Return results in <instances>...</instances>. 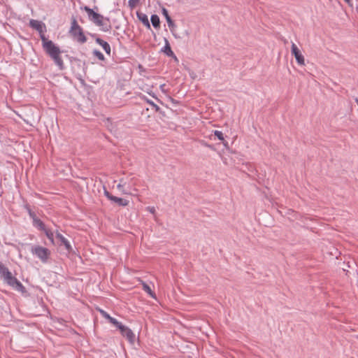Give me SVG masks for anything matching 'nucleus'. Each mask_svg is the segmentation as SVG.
<instances>
[{"label": "nucleus", "instance_id": "nucleus-13", "mask_svg": "<svg viewBox=\"0 0 358 358\" xmlns=\"http://www.w3.org/2000/svg\"><path fill=\"white\" fill-rule=\"evenodd\" d=\"M138 19L148 29L150 28V24L148 20V17L146 14L137 12L136 13Z\"/></svg>", "mask_w": 358, "mask_h": 358}, {"label": "nucleus", "instance_id": "nucleus-21", "mask_svg": "<svg viewBox=\"0 0 358 358\" xmlns=\"http://www.w3.org/2000/svg\"><path fill=\"white\" fill-rule=\"evenodd\" d=\"M93 55L96 57L99 60L103 61L105 59V57L102 52H101L98 50H93Z\"/></svg>", "mask_w": 358, "mask_h": 358}, {"label": "nucleus", "instance_id": "nucleus-27", "mask_svg": "<svg viewBox=\"0 0 358 358\" xmlns=\"http://www.w3.org/2000/svg\"><path fill=\"white\" fill-rule=\"evenodd\" d=\"M104 195L110 200L112 201V198L114 197L111 194H110L106 189L104 190Z\"/></svg>", "mask_w": 358, "mask_h": 358}, {"label": "nucleus", "instance_id": "nucleus-23", "mask_svg": "<svg viewBox=\"0 0 358 358\" xmlns=\"http://www.w3.org/2000/svg\"><path fill=\"white\" fill-rule=\"evenodd\" d=\"M139 2L140 0H129L128 5L131 9H133L139 3Z\"/></svg>", "mask_w": 358, "mask_h": 358}, {"label": "nucleus", "instance_id": "nucleus-28", "mask_svg": "<svg viewBox=\"0 0 358 358\" xmlns=\"http://www.w3.org/2000/svg\"><path fill=\"white\" fill-rule=\"evenodd\" d=\"M147 210L152 214H155V208L153 206H148Z\"/></svg>", "mask_w": 358, "mask_h": 358}, {"label": "nucleus", "instance_id": "nucleus-26", "mask_svg": "<svg viewBox=\"0 0 358 358\" xmlns=\"http://www.w3.org/2000/svg\"><path fill=\"white\" fill-rule=\"evenodd\" d=\"M100 312H101V315H103V317H104L108 320H109L110 317H111V316L108 313H107L106 311L101 310Z\"/></svg>", "mask_w": 358, "mask_h": 358}, {"label": "nucleus", "instance_id": "nucleus-14", "mask_svg": "<svg viewBox=\"0 0 358 358\" xmlns=\"http://www.w3.org/2000/svg\"><path fill=\"white\" fill-rule=\"evenodd\" d=\"M162 15L166 18V20L167 22L169 27L170 29L173 28L175 27V24H174L173 21L172 20L171 17L169 16L168 10L165 8H163L162 10Z\"/></svg>", "mask_w": 358, "mask_h": 358}, {"label": "nucleus", "instance_id": "nucleus-8", "mask_svg": "<svg viewBox=\"0 0 358 358\" xmlns=\"http://www.w3.org/2000/svg\"><path fill=\"white\" fill-rule=\"evenodd\" d=\"M56 238L57 239V244L59 246L63 245L68 252L73 250L70 242L58 231H56Z\"/></svg>", "mask_w": 358, "mask_h": 358}, {"label": "nucleus", "instance_id": "nucleus-9", "mask_svg": "<svg viewBox=\"0 0 358 358\" xmlns=\"http://www.w3.org/2000/svg\"><path fill=\"white\" fill-rule=\"evenodd\" d=\"M292 54L294 56L297 63L299 65H304V57L301 54V51L296 46V45L294 43H292V48H291Z\"/></svg>", "mask_w": 358, "mask_h": 358}, {"label": "nucleus", "instance_id": "nucleus-12", "mask_svg": "<svg viewBox=\"0 0 358 358\" xmlns=\"http://www.w3.org/2000/svg\"><path fill=\"white\" fill-rule=\"evenodd\" d=\"M95 41L97 44H99V45H101L103 48V49L104 50V51L106 52V53L107 55H110L111 49H110V46L108 42L102 40L101 38H100L99 37H96L95 38Z\"/></svg>", "mask_w": 358, "mask_h": 358}, {"label": "nucleus", "instance_id": "nucleus-2", "mask_svg": "<svg viewBox=\"0 0 358 358\" xmlns=\"http://www.w3.org/2000/svg\"><path fill=\"white\" fill-rule=\"evenodd\" d=\"M0 277L4 283L9 285L14 289L22 293L25 292V287L23 286V285L15 276L13 275L12 273L8 270V268L1 262Z\"/></svg>", "mask_w": 358, "mask_h": 358}, {"label": "nucleus", "instance_id": "nucleus-20", "mask_svg": "<svg viewBox=\"0 0 358 358\" xmlns=\"http://www.w3.org/2000/svg\"><path fill=\"white\" fill-rule=\"evenodd\" d=\"M127 184H126V179L125 178H121L120 180L119 183L117 185V189L122 194V190L126 188Z\"/></svg>", "mask_w": 358, "mask_h": 358}, {"label": "nucleus", "instance_id": "nucleus-32", "mask_svg": "<svg viewBox=\"0 0 358 358\" xmlns=\"http://www.w3.org/2000/svg\"><path fill=\"white\" fill-rule=\"evenodd\" d=\"M357 339H358V336H357Z\"/></svg>", "mask_w": 358, "mask_h": 358}, {"label": "nucleus", "instance_id": "nucleus-19", "mask_svg": "<svg viewBox=\"0 0 358 358\" xmlns=\"http://www.w3.org/2000/svg\"><path fill=\"white\" fill-rule=\"evenodd\" d=\"M43 231L45 233V236L50 240L51 243L52 245H55V241H54V233L51 230H50V229H48L47 228L45 230H43Z\"/></svg>", "mask_w": 358, "mask_h": 358}, {"label": "nucleus", "instance_id": "nucleus-25", "mask_svg": "<svg viewBox=\"0 0 358 358\" xmlns=\"http://www.w3.org/2000/svg\"><path fill=\"white\" fill-rule=\"evenodd\" d=\"M147 102L153 108L155 109V110H159V107L155 104L152 101L148 100Z\"/></svg>", "mask_w": 358, "mask_h": 358}, {"label": "nucleus", "instance_id": "nucleus-7", "mask_svg": "<svg viewBox=\"0 0 358 358\" xmlns=\"http://www.w3.org/2000/svg\"><path fill=\"white\" fill-rule=\"evenodd\" d=\"M28 213L29 217L32 220V224L35 228L38 229L40 231H43L46 229L43 222L39 218H38L36 214L29 208L28 209Z\"/></svg>", "mask_w": 358, "mask_h": 358}, {"label": "nucleus", "instance_id": "nucleus-16", "mask_svg": "<svg viewBox=\"0 0 358 358\" xmlns=\"http://www.w3.org/2000/svg\"><path fill=\"white\" fill-rule=\"evenodd\" d=\"M162 52H163L167 56H169V57H171V56L174 55L173 52L172 51V50L171 48V46H170V44H169V43L167 39H165V45L162 49Z\"/></svg>", "mask_w": 358, "mask_h": 358}, {"label": "nucleus", "instance_id": "nucleus-29", "mask_svg": "<svg viewBox=\"0 0 358 358\" xmlns=\"http://www.w3.org/2000/svg\"><path fill=\"white\" fill-rule=\"evenodd\" d=\"M348 5L352 6V0H344Z\"/></svg>", "mask_w": 358, "mask_h": 358}, {"label": "nucleus", "instance_id": "nucleus-5", "mask_svg": "<svg viewBox=\"0 0 358 358\" xmlns=\"http://www.w3.org/2000/svg\"><path fill=\"white\" fill-rule=\"evenodd\" d=\"M31 251L33 255H36L44 263L47 262L50 255V252L48 248L40 245L33 246Z\"/></svg>", "mask_w": 358, "mask_h": 358}, {"label": "nucleus", "instance_id": "nucleus-10", "mask_svg": "<svg viewBox=\"0 0 358 358\" xmlns=\"http://www.w3.org/2000/svg\"><path fill=\"white\" fill-rule=\"evenodd\" d=\"M120 331L122 335L125 337L131 343H133L135 341V334L128 327L122 325L120 327Z\"/></svg>", "mask_w": 358, "mask_h": 358}, {"label": "nucleus", "instance_id": "nucleus-18", "mask_svg": "<svg viewBox=\"0 0 358 358\" xmlns=\"http://www.w3.org/2000/svg\"><path fill=\"white\" fill-rule=\"evenodd\" d=\"M150 20H151L152 26L155 28L159 27L160 20H159V17H158V15H152L151 17H150Z\"/></svg>", "mask_w": 358, "mask_h": 358}, {"label": "nucleus", "instance_id": "nucleus-3", "mask_svg": "<svg viewBox=\"0 0 358 358\" xmlns=\"http://www.w3.org/2000/svg\"><path fill=\"white\" fill-rule=\"evenodd\" d=\"M84 9L87 12L89 19L96 25L101 27V30L103 31H108L110 29V25L105 22V21H109L108 18H104L103 15L94 12L93 9L87 6H85Z\"/></svg>", "mask_w": 358, "mask_h": 358}, {"label": "nucleus", "instance_id": "nucleus-4", "mask_svg": "<svg viewBox=\"0 0 358 358\" xmlns=\"http://www.w3.org/2000/svg\"><path fill=\"white\" fill-rule=\"evenodd\" d=\"M69 34L80 43H85L87 38L84 35L82 27L78 24L76 19L71 21Z\"/></svg>", "mask_w": 358, "mask_h": 358}, {"label": "nucleus", "instance_id": "nucleus-24", "mask_svg": "<svg viewBox=\"0 0 358 358\" xmlns=\"http://www.w3.org/2000/svg\"><path fill=\"white\" fill-rule=\"evenodd\" d=\"M214 135L220 141H224V135L221 131L215 130Z\"/></svg>", "mask_w": 358, "mask_h": 358}, {"label": "nucleus", "instance_id": "nucleus-22", "mask_svg": "<svg viewBox=\"0 0 358 358\" xmlns=\"http://www.w3.org/2000/svg\"><path fill=\"white\" fill-rule=\"evenodd\" d=\"M111 324L115 325L117 329H120V327H122V324L117 321L115 318L111 317H110V320H108Z\"/></svg>", "mask_w": 358, "mask_h": 358}, {"label": "nucleus", "instance_id": "nucleus-30", "mask_svg": "<svg viewBox=\"0 0 358 358\" xmlns=\"http://www.w3.org/2000/svg\"><path fill=\"white\" fill-rule=\"evenodd\" d=\"M164 87H165V85H164V84L161 85H160V89H161L162 91H164Z\"/></svg>", "mask_w": 358, "mask_h": 358}, {"label": "nucleus", "instance_id": "nucleus-6", "mask_svg": "<svg viewBox=\"0 0 358 358\" xmlns=\"http://www.w3.org/2000/svg\"><path fill=\"white\" fill-rule=\"evenodd\" d=\"M29 26L40 34L41 38L45 36L44 33L46 31V27L43 22L31 19L29 20Z\"/></svg>", "mask_w": 358, "mask_h": 358}, {"label": "nucleus", "instance_id": "nucleus-17", "mask_svg": "<svg viewBox=\"0 0 358 358\" xmlns=\"http://www.w3.org/2000/svg\"><path fill=\"white\" fill-rule=\"evenodd\" d=\"M143 289L152 299H156L155 294L152 291L151 288L149 285H148L145 282H143Z\"/></svg>", "mask_w": 358, "mask_h": 358}, {"label": "nucleus", "instance_id": "nucleus-31", "mask_svg": "<svg viewBox=\"0 0 358 358\" xmlns=\"http://www.w3.org/2000/svg\"><path fill=\"white\" fill-rule=\"evenodd\" d=\"M355 101H356V103H357V105H358V99H355Z\"/></svg>", "mask_w": 358, "mask_h": 358}, {"label": "nucleus", "instance_id": "nucleus-11", "mask_svg": "<svg viewBox=\"0 0 358 358\" xmlns=\"http://www.w3.org/2000/svg\"><path fill=\"white\" fill-rule=\"evenodd\" d=\"M134 178L126 179V188L122 190L123 194H131L133 191H136L134 188L135 182L134 181Z\"/></svg>", "mask_w": 358, "mask_h": 358}, {"label": "nucleus", "instance_id": "nucleus-15", "mask_svg": "<svg viewBox=\"0 0 358 358\" xmlns=\"http://www.w3.org/2000/svg\"><path fill=\"white\" fill-rule=\"evenodd\" d=\"M112 202L116 203L120 206H128L129 201L127 199L120 198L117 196H115L112 198Z\"/></svg>", "mask_w": 358, "mask_h": 358}, {"label": "nucleus", "instance_id": "nucleus-1", "mask_svg": "<svg viewBox=\"0 0 358 358\" xmlns=\"http://www.w3.org/2000/svg\"><path fill=\"white\" fill-rule=\"evenodd\" d=\"M43 48L46 53L53 59L59 69H64V62L60 56L61 50L52 41H48L45 36L41 37Z\"/></svg>", "mask_w": 358, "mask_h": 358}]
</instances>
